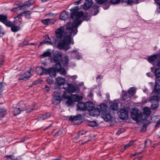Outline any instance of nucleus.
<instances>
[{"label": "nucleus", "instance_id": "f257e3e1", "mask_svg": "<svg viewBox=\"0 0 160 160\" xmlns=\"http://www.w3.org/2000/svg\"><path fill=\"white\" fill-rule=\"evenodd\" d=\"M78 7H76L71 10V18L73 22L72 24L71 22H68L66 26L67 32L69 34L66 36L64 38L63 41L67 44H73V42H71V36L73 34L74 36L78 32L77 27L82 23V21L79 20V18L83 15V12L77 11Z\"/></svg>", "mask_w": 160, "mask_h": 160}, {"label": "nucleus", "instance_id": "f03ea898", "mask_svg": "<svg viewBox=\"0 0 160 160\" xmlns=\"http://www.w3.org/2000/svg\"><path fill=\"white\" fill-rule=\"evenodd\" d=\"M139 111L138 109L134 108L131 112V117L135 121L138 122L143 119L142 118L143 115L141 113H139Z\"/></svg>", "mask_w": 160, "mask_h": 160}, {"label": "nucleus", "instance_id": "7ed1b4c3", "mask_svg": "<svg viewBox=\"0 0 160 160\" xmlns=\"http://www.w3.org/2000/svg\"><path fill=\"white\" fill-rule=\"evenodd\" d=\"M92 102H87L84 103L82 102H79L78 103L76 107L77 110L85 111L87 110L89 107H92Z\"/></svg>", "mask_w": 160, "mask_h": 160}, {"label": "nucleus", "instance_id": "20e7f679", "mask_svg": "<svg viewBox=\"0 0 160 160\" xmlns=\"http://www.w3.org/2000/svg\"><path fill=\"white\" fill-rule=\"evenodd\" d=\"M54 97L52 99L53 103L55 105H57L60 103L62 100V97L61 96V93L59 90L54 91Z\"/></svg>", "mask_w": 160, "mask_h": 160}, {"label": "nucleus", "instance_id": "39448f33", "mask_svg": "<svg viewBox=\"0 0 160 160\" xmlns=\"http://www.w3.org/2000/svg\"><path fill=\"white\" fill-rule=\"evenodd\" d=\"M158 99L160 100V98L158 96H153L150 97V101L152 103L151 107L152 110H154L158 107Z\"/></svg>", "mask_w": 160, "mask_h": 160}, {"label": "nucleus", "instance_id": "423d86ee", "mask_svg": "<svg viewBox=\"0 0 160 160\" xmlns=\"http://www.w3.org/2000/svg\"><path fill=\"white\" fill-rule=\"evenodd\" d=\"M92 107H89L88 109V111L91 115L93 117L99 116L100 113L99 108L98 107L95 108L93 102H92Z\"/></svg>", "mask_w": 160, "mask_h": 160}, {"label": "nucleus", "instance_id": "0eeeda50", "mask_svg": "<svg viewBox=\"0 0 160 160\" xmlns=\"http://www.w3.org/2000/svg\"><path fill=\"white\" fill-rule=\"evenodd\" d=\"M7 16L6 15L0 14V21L4 24L6 26L10 27L13 23L11 21L7 19Z\"/></svg>", "mask_w": 160, "mask_h": 160}, {"label": "nucleus", "instance_id": "6e6552de", "mask_svg": "<svg viewBox=\"0 0 160 160\" xmlns=\"http://www.w3.org/2000/svg\"><path fill=\"white\" fill-rule=\"evenodd\" d=\"M68 87L67 88L63 87V88L66 90L68 92L73 93L75 92H79V89L78 87L75 86L72 84H67Z\"/></svg>", "mask_w": 160, "mask_h": 160}, {"label": "nucleus", "instance_id": "1a4fd4ad", "mask_svg": "<svg viewBox=\"0 0 160 160\" xmlns=\"http://www.w3.org/2000/svg\"><path fill=\"white\" fill-rule=\"evenodd\" d=\"M101 116L102 118L106 122H108L111 120L112 116L110 114V110L101 113Z\"/></svg>", "mask_w": 160, "mask_h": 160}, {"label": "nucleus", "instance_id": "9d476101", "mask_svg": "<svg viewBox=\"0 0 160 160\" xmlns=\"http://www.w3.org/2000/svg\"><path fill=\"white\" fill-rule=\"evenodd\" d=\"M64 33V28L63 27H61L56 30L55 35L58 38H62Z\"/></svg>", "mask_w": 160, "mask_h": 160}, {"label": "nucleus", "instance_id": "9b49d317", "mask_svg": "<svg viewBox=\"0 0 160 160\" xmlns=\"http://www.w3.org/2000/svg\"><path fill=\"white\" fill-rule=\"evenodd\" d=\"M31 69H29L18 78L19 80L26 81L29 79L31 77Z\"/></svg>", "mask_w": 160, "mask_h": 160}, {"label": "nucleus", "instance_id": "f8f14e48", "mask_svg": "<svg viewBox=\"0 0 160 160\" xmlns=\"http://www.w3.org/2000/svg\"><path fill=\"white\" fill-rule=\"evenodd\" d=\"M58 48L61 49L67 50L69 49L70 47L69 45H67L63 41V42H59L58 45Z\"/></svg>", "mask_w": 160, "mask_h": 160}, {"label": "nucleus", "instance_id": "ddd939ff", "mask_svg": "<svg viewBox=\"0 0 160 160\" xmlns=\"http://www.w3.org/2000/svg\"><path fill=\"white\" fill-rule=\"evenodd\" d=\"M62 57V55L61 52L55 53L53 55V60L54 62H60Z\"/></svg>", "mask_w": 160, "mask_h": 160}, {"label": "nucleus", "instance_id": "4468645a", "mask_svg": "<svg viewBox=\"0 0 160 160\" xmlns=\"http://www.w3.org/2000/svg\"><path fill=\"white\" fill-rule=\"evenodd\" d=\"M136 141H131L128 144H123L121 146V152H123L127 148L132 146Z\"/></svg>", "mask_w": 160, "mask_h": 160}, {"label": "nucleus", "instance_id": "2eb2a0df", "mask_svg": "<svg viewBox=\"0 0 160 160\" xmlns=\"http://www.w3.org/2000/svg\"><path fill=\"white\" fill-rule=\"evenodd\" d=\"M82 115L81 114H78L77 115L75 116H71L69 117L68 119V120L69 121L73 122L78 120H81L82 119Z\"/></svg>", "mask_w": 160, "mask_h": 160}, {"label": "nucleus", "instance_id": "dca6fc26", "mask_svg": "<svg viewBox=\"0 0 160 160\" xmlns=\"http://www.w3.org/2000/svg\"><path fill=\"white\" fill-rule=\"evenodd\" d=\"M56 86L60 87L62 85H64L65 83V80L64 78L58 77L56 79Z\"/></svg>", "mask_w": 160, "mask_h": 160}, {"label": "nucleus", "instance_id": "f3484780", "mask_svg": "<svg viewBox=\"0 0 160 160\" xmlns=\"http://www.w3.org/2000/svg\"><path fill=\"white\" fill-rule=\"evenodd\" d=\"M78 7V10H77V12H78V10L79 9V8H78V6H76V7H74L72 8L71 9H70V11H71V10L73 8H74L75 7ZM80 12H83L82 11H80ZM71 13H70V14H71ZM83 13H84V12H83ZM82 17V20L83 21H88V20H89L90 19V17H89V16L88 15V13H85L84 15V14H83V15L81 16V17H80V18H79V20H80V21H82V20H81V19H80V18Z\"/></svg>", "mask_w": 160, "mask_h": 160}, {"label": "nucleus", "instance_id": "a211bd4d", "mask_svg": "<svg viewBox=\"0 0 160 160\" xmlns=\"http://www.w3.org/2000/svg\"><path fill=\"white\" fill-rule=\"evenodd\" d=\"M154 75L156 77L155 78V82L157 81L160 82V68H156L154 71Z\"/></svg>", "mask_w": 160, "mask_h": 160}, {"label": "nucleus", "instance_id": "6ab92c4d", "mask_svg": "<svg viewBox=\"0 0 160 160\" xmlns=\"http://www.w3.org/2000/svg\"><path fill=\"white\" fill-rule=\"evenodd\" d=\"M69 16V13L68 11H63L61 13L59 18L60 19L66 21L68 19Z\"/></svg>", "mask_w": 160, "mask_h": 160}, {"label": "nucleus", "instance_id": "aec40b11", "mask_svg": "<svg viewBox=\"0 0 160 160\" xmlns=\"http://www.w3.org/2000/svg\"><path fill=\"white\" fill-rule=\"evenodd\" d=\"M93 3L92 0H86L83 5L84 9L87 10L89 8Z\"/></svg>", "mask_w": 160, "mask_h": 160}, {"label": "nucleus", "instance_id": "412c9836", "mask_svg": "<svg viewBox=\"0 0 160 160\" xmlns=\"http://www.w3.org/2000/svg\"><path fill=\"white\" fill-rule=\"evenodd\" d=\"M100 112H104L109 110L107 105L105 103L101 104L98 107Z\"/></svg>", "mask_w": 160, "mask_h": 160}, {"label": "nucleus", "instance_id": "4be33fe9", "mask_svg": "<svg viewBox=\"0 0 160 160\" xmlns=\"http://www.w3.org/2000/svg\"><path fill=\"white\" fill-rule=\"evenodd\" d=\"M51 116L50 112H48L45 114H40L39 115L38 118L39 120H43L49 118Z\"/></svg>", "mask_w": 160, "mask_h": 160}, {"label": "nucleus", "instance_id": "5701e85b", "mask_svg": "<svg viewBox=\"0 0 160 160\" xmlns=\"http://www.w3.org/2000/svg\"><path fill=\"white\" fill-rule=\"evenodd\" d=\"M159 83L160 82L157 81L156 82H155V84L153 90V92H154L155 94L157 95L156 96H158V95L160 94V88H158L157 87Z\"/></svg>", "mask_w": 160, "mask_h": 160}, {"label": "nucleus", "instance_id": "b1692460", "mask_svg": "<svg viewBox=\"0 0 160 160\" xmlns=\"http://www.w3.org/2000/svg\"><path fill=\"white\" fill-rule=\"evenodd\" d=\"M69 60L68 56H66L62 58L60 61H61L62 64L64 66H66L68 64Z\"/></svg>", "mask_w": 160, "mask_h": 160}, {"label": "nucleus", "instance_id": "393cba45", "mask_svg": "<svg viewBox=\"0 0 160 160\" xmlns=\"http://www.w3.org/2000/svg\"><path fill=\"white\" fill-rule=\"evenodd\" d=\"M157 57L158 55L156 54H155L152 56H149L148 58V61L150 63L153 62L157 58Z\"/></svg>", "mask_w": 160, "mask_h": 160}, {"label": "nucleus", "instance_id": "a878e982", "mask_svg": "<svg viewBox=\"0 0 160 160\" xmlns=\"http://www.w3.org/2000/svg\"><path fill=\"white\" fill-rule=\"evenodd\" d=\"M110 108L112 110L117 111L119 109L118 105L117 103H113L110 105Z\"/></svg>", "mask_w": 160, "mask_h": 160}, {"label": "nucleus", "instance_id": "bb28decb", "mask_svg": "<svg viewBox=\"0 0 160 160\" xmlns=\"http://www.w3.org/2000/svg\"><path fill=\"white\" fill-rule=\"evenodd\" d=\"M20 28V27L19 26H16L15 24H12L11 26V31L13 32H18Z\"/></svg>", "mask_w": 160, "mask_h": 160}, {"label": "nucleus", "instance_id": "cd10ccee", "mask_svg": "<svg viewBox=\"0 0 160 160\" xmlns=\"http://www.w3.org/2000/svg\"><path fill=\"white\" fill-rule=\"evenodd\" d=\"M56 70L53 67L49 68V73L48 74L51 77H55L56 75Z\"/></svg>", "mask_w": 160, "mask_h": 160}, {"label": "nucleus", "instance_id": "c85d7f7f", "mask_svg": "<svg viewBox=\"0 0 160 160\" xmlns=\"http://www.w3.org/2000/svg\"><path fill=\"white\" fill-rule=\"evenodd\" d=\"M43 68L42 67H38L36 68V72L38 75H40V76H42V69H43Z\"/></svg>", "mask_w": 160, "mask_h": 160}, {"label": "nucleus", "instance_id": "c756f323", "mask_svg": "<svg viewBox=\"0 0 160 160\" xmlns=\"http://www.w3.org/2000/svg\"><path fill=\"white\" fill-rule=\"evenodd\" d=\"M72 97L74 102H78L82 99V97L81 96H80L77 95H73L72 96Z\"/></svg>", "mask_w": 160, "mask_h": 160}, {"label": "nucleus", "instance_id": "7c9ffc66", "mask_svg": "<svg viewBox=\"0 0 160 160\" xmlns=\"http://www.w3.org/2000/svg\"><path fill=\"white\" fill-rule=\"evenodd\" d=\"M151 113V111L150 108L148 107L144 108L143 110V114L146 116H149Z\"/></svg>", "mask_w": 160, "mask_h": 160}, {"label": "nucleus", "instance_id": "2f4dec72", "mask_svg": "<svg viewBox=\"0 0 160 160\" xmlns=\"http://www.w3.org/2000/svg\"><path fill=\"white\" fill-rule=\"evenodd\" d=\"M66 99H67V100L66 101V102L68 104V106L72 105L73 104V102H74L72 96L71 97L69 96Z\"/></svg>", "mask_w": 160, "mask_h": 160}, {"label": "nucleus", "instance_id": "473e14b6", "mask_svg": "<svg viewBox=\"0 0 160 160\" xmlns=\"http://www.w3.org/2000/svg\"><path fill=\"white\" fill-rule=\"evenodd\" d=\"M22 109L21 110L19 108H16L13 111V113L15 116H17L19 115L21 111H23L24 110L23 109L21 108Z\"/></svg>", "mask_w": 160, "mask_h": 160}, {"label": "nucleus", "instance_id": "72a5a7b5", "mask_svg": "<svg viewBox=\"0 0 160 160\" xmlns=\"http://www.w3.org/2000/svg\"><path fill=\"white\" fill-rule=\"evenodd\" d=\"M128 92L125 91L124 90L122 91V95L121 97V98L122 101L125 100L128 98Z\"/></svg>", "mask_w": 160, "mask_h": 160}, {"label": "nucleus", "instance_id": "f704fd0d", "mask_svg": "<svg viewBox=\"0 0 160 160\" xmlns=\"http://www.w3.org/2000/svg\"><path fill=\"white\" fill-rule=\"evenodd\" d=\"M7 114V111L4 108H0V117L3 118Z\"/></svg>", "mask_w": 160, "mask_h": 160}, {"label": "nucleus", "instance_id": "c9c22d12", "mask_svg": "<svg viewBox=\"0 0 160 160\" xmlns=\"http://www.w3.org/2000/svg\"><path fill=\"white\" fill-rule=\"evenodd\" d=\"M128 92L131 96L133 95L136 92V90L134 87H131L128 90Z\"/></svg>", "mask_w": 160, "mask_h": 160}, {"label": "nucleus", "instance_id": "e433bc0d", "mask_svg": "<svg viewBox=\"0 0 160 160\" xmlns=\"http://www.w3.org/2000/svg\"><path fill=\"white\" fill-rule=\"evenodd\" d=\"M54 62L55 63V69L56 71H58L60 70L62 68L60 62Z\"/></svg>", "mask_w": 160, "mask_h": 160}, {"label": "nucleus", "instance_id": "4c0bfd02", "mask_svg": "<svg viewBox=\"0 0 160 160\" xmlns=\"http://www.w3.org/2000/svg\"><path fill=\"white\" fill-rule=\"evenodd\" d=\"M51 56V52L48 50L46 52H44L42 55H41V56L43 58H45L46 57H50Z\"/></svg>", "mask_w": 160, "mask_h": 160}, {"label": "nucleus", "instance_id": "58836bf2", "mask_svg": "<svg viewBox=\"0 0 160 160\" xmlns=\"http://www.w3.org/2000/svg\"><path fill=\"white\" fill-rule=\"evenodd\" d=\"M151 142L152 141L151 140H150L148 139H146L144 141V148H145L148 146V145H150L151 144Z\"/></svg>", "mask_w": 160, "mask_h": 160}, {"label": "nucleus", "instance_id": "ea45409f", "mask_svg": "<svg viewBox=\"0 0 160 160\" xmlns=\"http://www.w3.org/2000/svg\"><path fill=\"white\" fill-rule=\"evenodd\" d=\"M44 44L52 45V43L51 41L43 40L42 42H40L39 46Z\"/></svg>", "mask_w": 160, "mask_h": 160}, {"label": "nucleus", "instance_id": "a19ab883", "mask_svg": "<svg viewBox=\"0 0 160 160\" xmlns=\"http://www.w3.org/2000/svg\"><path fill=\"white\" fill-rule=\"evenodd\" d=\"M34 2V1L33 0H29L26 2L25 3L27 7H29L32 5Z\"/></svg>", "mask_w": 160, "mask_h": 160}, {"label": "nucleus", "instance_id": "79ce46f5", "mask_svg": "<svg viewBox=\"0 0 160 160\" xmlns=\"http://www.w3.org/2000/svg\"><path fill=\"white\" fill-rule=\"evenodd\" d=\"M122 110V109H121V111ZM123 114H124V113H121V119L122 120H125L127 119L128 118V114L127 113H125V116L124 117H123Z\"/></svg>", "mask_w": 160, "mask_h": 160}, {"label": "nucleus", "instance_id": "37998d69", "mask_svg": "<svg viewBox=\"0 0 160 160\" xmlns=\"http://www.w3.org/2000/svg\"><path fill=\"white\" fill-rule=\"evenodd\" d=\"M121 2L122 4L125 3L126 5H131V2H130V0H122V1H121Z\"/></svg>", "mask_w": 160, "mask_h": 160}, {"label": "nucleus", "instance_id": "c03bdc74", "mask_svg": "<svg viewBox=\"0 0 160 160\" xmlns=\"http://www.w3.org/2000/svg\"><path fill=\"white\" fill-rule=\"evenodd\" d=\"M22 12L23 15H24L26 18H28V17L30 16L31 15L30 12L29 11H26Z\"/></svg>", "mask_w": 160, "mask_h": 160}, {"label": "nucleus", "instance_id": "a18cd8bd", "mask_svg": "<svg viewBox=\"0 0 160 160\" xmlns=\"http://www.w3.org/2000/svg\"><path fill=\"white\" fill-rule=\"evenodd\" d=\"M29 44V43L27 41L25 40V39L24 40L22 43H20L19 46L21 47H24L25 45H28Z\"/></svg>", "mask_w": 160, "mask_h": 160}, {"label": "nucleus", "instance_id": "49530a36", "mask_svg": "<svg viewBox=\"0 0 160 160\" xmlns=\"http://www.w3.org/2000/svg\"><path fill=\"white\" fill-rule=\"evenodd\" d=\"M43 69H42V74L43 75L44 74L47 75L49 73V68L48 69H46L44 68H43Z\"/></svg>", "mask_w": 160, "mask_h": 160}, {"label": "nucleus", "instance_id": "de8ad7c7", "mask_svg": "<svg viewBox=\"0 0 160 160\" xmlns=\"http://www.w3.org/2000/svg\"><path fill=\"white\" fill-rule=\"evenodd\" d=\"M97 125V123L96 122L94 121L90 122V123L88 124V126L91 127H94Z\"/></svg>", "mask_w": 160, "mask_h": 160}, {"label": "nucleus", "instance_id": "09e8293b", "mask_svg": "<svg viewBox=\"0 0 160 160\" xmlns=\"http://www.w3.org/2000/svg\"><path fill=\"white\" fill-rule=\"evenodd\" d=\"M58 72H59L62 74L64 76L66 74V71L64 68H61L60 70L58 71Z\"/></svg>", "mask_w": 160, "mask_h": 160}, {"label": "nucleus", "instance_id": "8fccbe9b", "mask_svg": "<svg viewBox=\"0 0 160 160\" xmlns=\"http://www.w3.org/2000/svg\"><path fill=\"white\" fill-rule=\"evenodd\" d=\"M109 2L112 4H118L120 2V0H111Z\"/></svg>", "mask_w": 160, "mask_h": 160}, {"label": "nucleus", "instance_id": "3c124183", "mask_svg": "<svg viewBox=\"0 0 160 160\" xmlns=\"http://www.w3.org/2000/svg\"><path fill=\"white\" fill-rule=\"evenodd\" d=\"M103 5V8L104 9H108L109 7L110 6V2H104Z\"/></svg>", "mask_w": 160, "mask_h": 160}, {"label": "nucleus", "instance_id": "603ef678", "mask_svg": "<svg viewBox=\"0 0 160 160\" xmlns=\"http://www.w3.org/2000/svg\"><path fill=\"white\" fill-rule=\"evenodd\" d=\"M48 21H49L48 18L42 20H41V22L44 25H48L49 24Z\"/></svg>", "mask_w": 160, "mask_h": 160}, {"label": "nucleus", "instance_id": "864d4df0", "mask_svg": "<svg viewBox=\"0 0 160 160\" xmlns=\"http://www.w3.org/2000/svg\"><path fill=\"white\" fill-rule=\"evenodd\" d=\"M22 6H18L16 8H13L11 10V11L12 12H16L18 11L19 10H21V7H22Z\"/></svg>", "mask_w": 160, "mask_h": 160}, {"label": "nucleus", "instance_id": "5fc2aeb1", "mask_svg": "<svg viewBox=\"0 0 160 160\" xmlns=\"http://www.w3.org/2000/svg\"><path fill=\"white\" fill-rule=\"evenodd\" d=\"M4 86L3 83H0V95L2 93L4 88Z\"/></svg>", "mask_w": 160, "mask_h": 160}, {"label": "nucleus", "instance_id": "6e6d98bb", "mask_svg": "<svg viewBox=\"0 0 160 160\" xmlns=\"http://www.w3.org/2000/svg\"><path fill=\"white\" fill-rule=\"evenodd\" d=\"M106 0H96L97 3L99 5L103 4L104 2H106Z\"/></svg>", "mask_w": 160, "mask_h": 160}, {"label": "nucleus", "instance_id": "4d7b16f0", "mask_svg": "<svg viewBox=\"0 0 160 160\" xmlns=\"http://www.w3.org/2000/svg\"><path fill=\"white\" fill-rule=\"evenodd\" d=\"M47 82L49 85H52L53 83V80L51 79H48L46 80Z\"/></svg>", "mask_w": 160, "mask_h": 160}, {"label": "nucleus", "instance_id": "13d9d810", "mask_svg": "<svg viewBox=\"0 0 160 160\" xmlns=\"http://www.w3.org/2000/svg\"><path fill=\"white\" fill-rule=\"evenodd\" d=\"M86 132L83 131H81L79 132L78 134L77 135L78 138L81 135H84L86 134Z\"/></svg>", "mask_w": 160, "mask_h": 160}, {"label": "nucleus", "instance_id": "bf43d9fd", "mask_svg": "<svg viewBox=\"0 0 160 160\" xmlns=\"http://www.w3.org/2000/svg\"><path fill=\"white\" fill-rule=\"evenodd\" d=\"M48 19L49 21H48L49 24H54L56 21V20H54L52 19L48 18Z\"/></svg>", "mask_w": 160, "mask_h": 160}, {"label": "nucleus", "instance_id": "052dcab7", "mask_svg": "<svg viewBox=\"0 0 160 160\" xmlns=\"http://www.w3.org/2000/svg\"><path fill=\"white\" fill-rule=\"evenodd\" d=\"M160 127V118L158 119L156 122V124L155 125V128H159Z\"/></svg>", "mask_w": 160, "mask_h": 160}, {"label": "nucleus", "instance_id": "680f3d73", "mask_svg": "<svg viewBox=\"0 0 160 160\" xmlns=\"http://www.w3.org/2000/svg\"><path fill=\"white\" fill-rule=\"evenodd\" d=\"M69 96L67 95V93L65 92H64L62 94V98L65 99H66Z\"/></svg>", "mask_w": 160, "mask_h": 160}, {"label": "nucleus", "instance_id": "e2e57ef3", "mask_svg": "<svg viewBox=\"0 0 160 160\" xmlns=\"http://www.w3.org/2000/svg\"><path fill=\"white\" fill-rule=\"evenodd\" d=\"M15 4L19 6H21L22 4V2L21 1H17L15 2Z\"/></svg>", "mask_w": 160, "mask_h": 160}, {"label": "nucleus", "instance_id": "0e129e2a", "mask_svg": "<svg viewBox=\"0 0 160 160\" xmlns=\"http://www.w3.org/2000/svg\"><path fill=\"white\" fill-rule=\"evenodd\" d=\"M22 6V7H21V10L22 9L23 10H25L26 8V4L25 3H24L22 4L20 6Z\"/></svg>", "mask_w": 160, "mask_h": 160}, {"label": "nucleus", "instance_id": "69168bd1", "mask_svg": "<svg viewBox=\"0 0 160 160\" xmlns=\"http://www.w3.org/2000/svg\"><path fill=\"white\" fill-rule=\"evenodd\" d=\"M44 89L45 91L47 92H48L49 91V87H48L47 85H45V87L44 88Z\"/></svg>", "mask_w": 160, "mask_h": 160}, {"label": "nucleus", "instance_id": "338daca9", "mask_svg": "<svg viewBox=\"0 0 160 160\" xmlns=\"http://www.w3.org/2000/svg\"><path fill=\"white\" fill-rule=\"evenodd\" d=\"M130 2H131V5H132V3L134 2L136 3H138V0H130Z\"/></svg>", "mask_w": 160, "mask_h": 160}, {"label": "nucleus", "instance_id": "774afa93", "mask_svg": "<svg viewBox=\"0 0 160 160\" xmlns=\"http://www.w3.org/2000/svg\"><path fill=\"white\" fill-rule=\"evenodd\" d=\"M61 132L59 131L55 134L54 136L55 137H58V136L61 135Z\"/></svg>", "mask_w": 160, "mask_h": 160}]
</instances>
